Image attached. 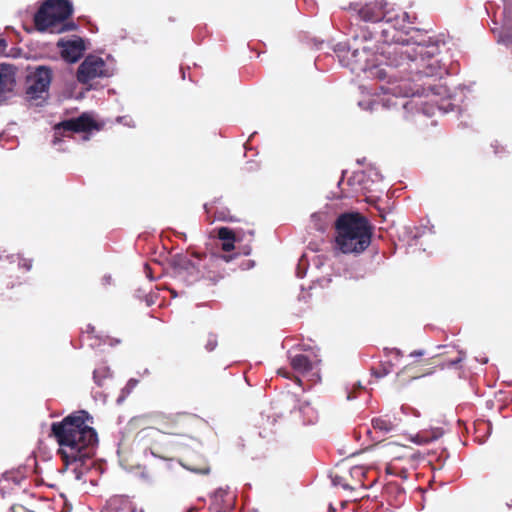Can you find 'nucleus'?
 Segmentation results:
<instances>
[{"label": "nucleus", "mask_w": 512, "mask_h": 512, "mask_svg": "<svg viewBox=\"0 0 512 512\" xmlns=\"http://www.w3.org/2000/svg\"><path fill=\"white\" fill-rule=\"evenodd\" d=\"M291 367L298 373L305 374L312 370L310 358L304 354H297L290 358Z\"/></svg>", "instance_id": "nucleus-18"}, {"label": "nucleus", "mask_w": 512, "mask_h": 512, "mask_svg": "<svg viewBox=\"0 0 512 512\" xmlns=\"http://www.w3.org/2000/svg\"><path fill=\"white\" fill-rule=\"evenodd\" d=\"M52 81V70L46 66H39L26 77V98L36 106L41 105L49 95Z\"/></svg>", "instance_id": "nucleus-7"}, {"label": "nucleus", "mask_w": 512, "mask_h": 512, "mask_svg": "<svg viewBox=\"0 0 512 512\" xmlns=\"http://www.w3.org/2000/svg\"><path fill=\"white\" fill-rule=\"evenodd\" d=\"M390 107V98H383L381 101H374L372 103V110H378L379 108Z\"/></svg>", "instance_id": "nucleus-26"}, {"label": "nucleus", "mask_w": 512, "mask_h": 512, "mask_svg": "<svg viewBox=\"0 0 512 512\" xmlns=\"http://www.w3.org/2000/svg\"><path fill=\"white\" fill-rule=\"evenodd\" d=\"M32 264H33L32 259L23 258V257L19 258L18 265L20 268L24 269L25 271L31 270Z\"/></svg>", "instance_id": "nucleus-27"}, {"label": "nucleus", "mask_w": 512, "mask_h": 512, "mask_svg": "<svg viewBox=\"0 0 512 512\" xmlns=\"http://www.w3.org/2000/svg\"><path fill=\"white\" fill-rule=\"evenodd\" d=\"M331 481L335 487H341L344 490L352 489L351 485L346 481V477L344 475L334 473L331 475Z\"/></svg>", "instance_id": "nucleus-22"}, {"label": "nucleus", "mask_w": 512, "mask_h": 512, "mask_svg": "<svg viewBox=\"0 0 512 512\" xmlns=\"http://www.w3.org/2000/svg\"><path fill=\"white\" fill-rule=\"evenodd\" d=\"M196 417L189 413L164 414L154 416L155 428H145L139 432L141 439L153 437L157 432L169 435H176L193 440V424Z\"/></svg>", "instance_id": "nucleus-4"}, {"label": "nucleus", "mask_w": 512, "mask_h": 512, "mask_svg": "<svg viewBox=\"0 0 512 512\" xmlns=\"http://www.w3.org/2000/svg\"><path fill=\"white\" fill-rule=\"evenodd\" d=\"M386 6V0H355L342 8L354 10L363 21L378 22L384 18Z\"/></svg>", "instance_id": "nucleus-8"}, {"label": "nucleus", "mask_w": 512, "mask_h": 512, "mask_svg": "<svg viewBox=\"0 0 512 512\" xmlns=\"http://www.w3.org/2000/svg\"><path fill=\"white\" fill-rule=\"evenodd\" d=\"M423 353L421 351H414L411 353V356H421Z\"/></svg>", "instance_id": "nucleus-32"}, {"label": "nucleus", "mask_w": 512, "mask_h": 512, "mask_svg": "<svg viewBox=\"0 0 512 512\" xmlns=\"http://www.w3.org/2000/svg\"><path fill=\"white\" fill-rule=\"evenodd\" d=\"M150 451L152 455L157 456L161 459L168 460L172 458L171 453L168 450L162 451L161 448L157 445L151 446Z\"/></svg>", "instance_id": "nucleus-24"}, {"label": "nucleus", "mask_w": 512, "mask_h": 512, "mask_svg": "<svg viewBox=\"0 0 512 512\" xmlns=\"http://www.w3.org/2000/svg\"><path fill=\"white\" fill-rule=\"evenodd\" d=\"M74 8L70 0H45L33 16L34 27L38 32L61 34L75 31L78 25L68 21Z\"/></svg>", "instance_id": "nucleus-3"}, {"label": "nucleus", "mask_w": 512, "mask_h": 512, "mask_svg": "<svg viewBox=\"0 0 512 512\" xmlns=\"http://www.w3.org/2000/svg\"><path fill=\"white\" fill-rule=\"evenodd\" d=\"M348 52L351 53V58L355 63L366 64L369 61V57L372 55L370 47L367 45L360 46L358 44V38L355 37L353 43L349 45Z\"/></svg>", "instance_id": "nucleus-14"}, {"label": "nucleus", "mask_w": 512, "mask_h": 512, "mask_svg": "<svg viewBox=\"0 0 512 512\" xmlns=\"http://www.w3.org/2000/svg\"><path fill=\"white\" fill-rule=\"evenodd\" d=\"M217 237L222 241L221 248L223 251L229 252L235 249V243L237 239L232 229L228 227L218 228Z\"/></svg>", "instance_id": "nucleus-15"}, {"label": "nucleus", "mask_w": 512, "mask_h": 512, "mask_svg": "<svg viewBox=\"0 0 512 512\" xmlns=\"http://www.w3.org/2000/svg\"><path fill=\"white\" fill-rule=\"evenodd\" d=\"M392 77H396V75L392 74V73H389V78H392Z\"/></svg>", "instance_id": "nucleus-36"}, {"label": "nucleus", "mask_w": 512, "mask_h": 512, "mask_svg": "<svg viewBox=\"0 0 512 512\" xmlns=\"http://www.w3.org/2000/svg\"><path fill=\"white\" fill-rule=\"evenodd\" d=\"M93 377H94V380L96 381V383H97L98 385H101L100 381H98V379H97V370H95V371H94V373H93Z\"/></svg>", "instance_id": "nucleus-31"}, {"label": "nucleus", "mask_w": 512, "mask_h": 512, "mask_svg": "<svg viewBox=\"0 0 512 512\" xmlns=\"http://www.w3.org/2000/svg\"><path fill=\"white\" fill-rule=\"evenodd\" d=\"M94 129H98V125L95 120L88 114H82L77 118L62 121L54 127V139L53 144L57 145L61 142V136H64L69 132H91Z\"/></svg>", "instance_id": "nucleus-9"}, {"label": "nucleus", "mask_w": 512, "mask_h": 512, "mask_svg": "<svg viewBox=\"0 0 512 512\" xmlns=\"http://www.w3.org/2000/svg\"><path fill=\"white\" fill-rule=\"evenodd\" d=\"M395 354H396V356H399L400 353L398 350H395Z\"/></svg>", "instance_id": "nucleus-38"}, {"label": "nucleus", "mask_w": 512, "mask_h": 512, "mask_svg": "<svg viewBox=\"0 0 512 512\" xmlns=\"http://www.w3.org/2000/svg\"><path fill=\"white\" fill-rule=\"evenodd\" d=\"M387 74H388V72H386V71H380L379 77L384 78V77H386Z\"/></svg>", "instance_id": "nucleus-35"}, {"label": "nucleus", "mask_w": 512, "mask_h": 512, "mask_svg": "<svg viewBox=\"0 0 512 512\" xmlns=\"http://www.w3.org/2000/svg\"><path fill=\"white\" fill-rule=\"evenodd\" d=\"M15 84V73L12 67L0 65V97L11 92Z\"/></svg>", "instance_id": "nucleus-13"}, {"label": "nucleus", "mask_w": 512, "mask_h": 512, "mask_svg": "<svg viewBox=\"0 0 512 512\" xmlns=\"http://www.w3.org/2000/svg\"><path fill=\"white\" fill-rule=\"evenodd\" d=\"M278 373H279V374H281V375H283V376H284V377H286V378H288V377H289V376H288V374H289V373H288V372H284L282 369H280V370L278 371Z\"/></svg>", "instance_id": "nucleus-33"}, {"label": "nucleus", "mask_w": 512, "mask_h": 512, "mask_svg": "<svg viewBox=\"0 0 512 512\" xmlns=\"http://www.w3.org/2000/svg\"><path fill=\"white\" fill-rule=\"evenodd\" d=\"M421 367H422V365H420V364H413V365L404 367V369L400 373L397 374L399 381L403 382L404 376L406 374H408V376H410L411 378L416 379L421 376L432 373V371H430L429 369H423Z\"/></svg>", "instance_id": "nucleus-19"}, {"label": "nucleus", "mask_w": 512, "mask_h": 512, "mask_svg": "<svg viewBox=\"0 0 512 512\" xmlns=\"http://www.w3.org/2000/svg\"><path fill=\"white\" fill-rule=\"evenodd\" d=\"M93 417L85 410L75 411L51 424V436L59 445L58 454L65 465L81 462L93 455L98 443Z\"/></svg>", "instance_id": "nucleus-1"}, {"label": "nucleus", "mask_w": 512, "mask_h": 512, "mask_svg": "<svg viewBox=\"0 0 512 512\" xmlns=\"http://www.w3.org/2000/svg\"><path fill=\"white\" fill-rule=\"evenodd\" d=\"M251 250H252L251 246L250 245H246V246L243 247L241 253L244 254V255H249L251 253Z\"/></svg>", "instance_id": "nucleus-28"}, {"label": "nucleus", "mask_w": 512, "mask_h": 512, "mask_svg": "<svg viewBox=\"0 0 512 512\" xmlns=\"http://www.w3.org/2000/svg\"><path fill=\"white\" fill-rule=\"evenodd\" d=\"M465 358V353L455 347H450L444 352L432 357L431 364L441 369L457 367Z\"/></svg>", "instance_id": "nucleus-12"}, {"label": "nucleus", "mask_w": 512, "mask_h": 512, "mask_svg": "<svg viewBox=\"0 0 512 512\" xmlns=\"http://www.w3.org/2000/svg\"><path fill=\"white\" fill-rule=\"evenodd\" d=\"M391 469H392V467H391V466L387 467V471H388L389 473L391 472Z\"/></svg>", "instance_id": "nucleus-37"}, {"label": "nucleus", "mask_w": 512, "mask_h": 512, "mask_svg": "<svg viewBox=\"0 0 512 512\" xmlns=\"http://www.w3.org/2000/svg\"><path fill=\"white\" fill-rule=\"evenodd\" d=\"M196 257V262H193L186 257H181L179 258L177 265L185 270H197L201 275V278L208 280L212 284H216L224 278L225 269L223 264L230 262L233 258L231 255L222 254H205L203 256L196 255Z\"/></svg>", "instance_id": "nucleus-5"}, {"label": "nucleus", "mask_w": 512, "mask_h": 512, "mask_svg": "<svg viewBox=\"0 0 512 512\" xmlns=\"http://www.w3.org/2000/svg\"><path fill=\"white\" fill-rule=\"evenodd\" d=\"M57 47L60 49L61 57L69 63L77 62L82 58L86 50L84 40L78 36L68 40L64 38L59 39Z\"/></svg>", "instance_id": "nucleus-11"}, {"label": "nucleus", "mask_w": 512, "mask_h": 512, "mask_svg": "<svg viewBox=\"0 0 512 512\" xmlns=\"http://www.w3.org/2000/svg\"><path fill=\"white\" fill-rule=\"evenodd\" d=\"M111 75L106 62L99 56L88 55L77 70V80L87 84L91 80Z\"/></svg>", "instance_id": "nucleus-10"}, {"label": "nucleus", "mask_w": 512, "mask_h": 512, "mask_svg": "<svg viewBox=\"0 0 512 512\" xmlns=\"http://www.w3.org/2000/svg\"><path fill=\"white\" fill-rule=\"evenodd\" d=\"M371 424L373 429L381 435L390 433L397 427L395 421L388 416L375 417L371 420Z\"/></svg>", "instance_id": "nucleus-16"}, {"label": "nucleus", "mask_w": 512, "mask_h": 512, "mask_svg": "<svg viewBox=\"0 0 512 512\" xmlns=\"http://www.w3.org/2000/svg\"><path fill=\"white\" fill-rule=\"evenodd\" d=\"M111 280H112L111 276H104L103 277V281H104L105 284H110Z\"/></svg>", "instance_id": "nucleus-30"}, {"label": "nucleus", "mask_w": 512, "mask_h": 512, "mask_svg": "<svg viewBox=\"0 0 512 512\" xmlns=\"http://www.w3.org/2000/svg\"><path fill=\"white\" fill-rule=\"evenodd\" d=\"M15 283L6 276H0V294H4L5 290L11 289Z\"/></svg>", "instance_id": "nucleus-25"}, {"label": "nucleus", "mask_w": 512, "mask_h": 512, "mask_svg": "<svg viewBox=\"0 0 512 512\" xmlns=\"http://www.w3.org/2000/svg\"><path fill=\"white\" fill-rule=\"evenodd\" d=\"M394 371V364L391 360L381 361L378 366L371 368V373L376 379L383 378Z\"/></svg>", "instance_id": "nucleus-21"}, {"label": "nucleus", "mask_w": 512, "mask_h": 512, "mask_svg": "<svg viewBox=\"0 0 512 512\" xmlns=\"http://www.w3.org/2000/svg\"><path fill=\"white\" fill-rule=\"evenodd\" d=\"M334 249L343 254L359 255L371 244L373 226L358 212L339 215L334 223Z\"/></svg>", "instance_id": "nucleus-2"}, {"label": "nucleus", "mask_w": 512, "mask_h": 512, "mask_svg": "<svg viewBox=\"0 0 512 512\" xmlns=\"http://www.w3.org/2000/svg\"><path fill=\"white\" fill-rule=\"evenodd\" d=\"M218 345V337L214 333H208L205 342V348L207 351L212 352Z\"/></svg>", "instance_id": "nucleus-23"}, {"label": "nucleus", "mask_w": 512, "mask_h": 512, "mask_svg": "<svg viewBox=\"0 0 512 512\" xmlns=\"http://www.w3.org/2000/svg\"><path fill=\"white\" fill-rule=\"evenodd\" d=\"M182 465L187 470H190L194 473L206 475V474H209V472H210V467H209L208 463L202 458L199 459V462H197L193 458H186L185 462L182 463Z\"/></svg>", "instance_id": "nucleus-20"}, {"label": "nucleus", "mask_w": 512, "mask_h": 512, "mask_svg": "<svg viewBox=\"0 0 512 512\" xmlns=\"http://www.w3.org/2000/svg\"><path fill=\"white\" fill-rule=\"evenodd\" d=\"M6 47V42L4 39H0V48H5Z\"/></svg>", "instance_id": "nucleus-34"}, {"label": "nucleus", "mask_w": 512, "mask_h": 512, "mask_svg": "<svg viewBox=\"0 0 512 512\" xmlns=\"http://www.w3.org/2000/svg\"><path fill=\"white\" fill-rule=\"evenodd\" d=\"M443 435L441 428H433L431 430H424L418 432L414 437L413 441L419 445H425L435 440H438Z\"/></svg>", "instance_id": "nucleus-17"}, {"label": "nucleus", "mask_w": 512, "mask_h": 512, "mask_svg": "<svg viewBox=\"0 0 512 512\" xmlns=\"http://www.w3.org/2000/svg\"><path fill=\"white\" fill-rule=\"evenodd\" d=\"M217 218L219 220H223V221H232L233 219L232 218H227L223 213H220Z\"/></svg>", "instance_id": "nucleus-29"}, {"label": "nucleus", "mask_w": 512, "mask_h": 512, "mask_svg": "<svg viewBox=\"0 0 512 512\" xmlns=\"http://www.w3.org/2000/svg\"><path fill=\"white\" fill-rule=\"evenodd\" d=\"M394 52L399 54L402 60L407 59L414 62L416 65V74H422L428 77L438 74L439 66L437 61L426 64V59H431L438 53L437 44L425 45L418 43L416 46L406 45L398 49L396 48Z\"/></svg>", "instance_id": "nucleus-6"}]
</instances>
